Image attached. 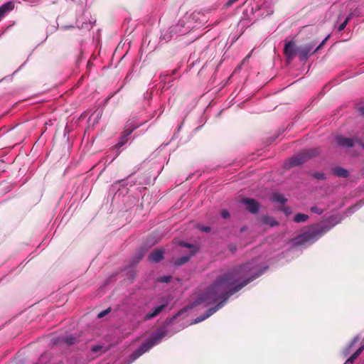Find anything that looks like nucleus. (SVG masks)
Masks as SVG:
<instances>
[{
    "instance_id": "obj_1",
    "label": "nucleus",
    "mask_w": 364,
    "mask_h": 364,
    "mask_svg": "<svg viewBox=\"0 0 364 364\" xmlns=\"http://www.w3.org/2000/svg\"><path fill=\"white\" fill-rule=\"evenodd\" d=\"M268 267H261L257 260L235 267L225 274L218 277L207 289L200 294L195 301V305L208 306L222 300L215 306L194 319L192 323H200L222 308L228 298L240 290L247 284L259 277Z\"/></svg>"
},
{
    "instance_id": "obj_2",
    "label": "nucleus",
    "mask_w": 364,
    "mask_h": 364,
    "mask_svg": "<svg viewBox=\"0 0 364 364\" xmlns=\"http://www.w3.org/2000/svg\"><path fill=\"white\" fill-rule=\"evenodd\" d=\"M341 220V219L338 218L337 216L330 217L325 224H323L317 229L307 231L299 235L297 238V242H313L317 240L321 235L327 232L333 226L338 224Z\"/></svg>"
},
{
    "instance_id": "obj_3",
    "label": "nucleus",
    "mask_w": 364,
    "mask_h": 364,
    "mask_svg": "<svg viewBox=\"0 0 364 364\" xmlns=\"http://www.w3.org/2000/svg\"><path fill=\"white\" fill-rule=\"evenodd\" d=\"M166 335V331L164 328H161L156 331L153 333L151 336L146 340L135 351H134L131 356V362L136 360L139 357L147 352L154 346L159 343L161 340Z\"/></svg>"
},
{
    "instance_id": "obj_4",
    "label": "nucleus",
    "mask_w": 364,
    "mask_h": 364,
    "mask_svg": "<svg viewBox=\"0 0 364 364\" xmlns=\"http://www.w3.org/2000/svg\"><path fill=\"white\" fill-rule=\"evenodd\" d=\"M195 28L193 18L191 16L181 19L174 26L171 28L170 33L174 35H184Z\"/></svg>"
},
{
    "instance_id": "obj_5",
    "label": "nucleus",
    "mask_w": 364,
    "mask_h": 364,
    "mask_svg": "<svg viewBox=\"0 0 364 364\" xmlns=\"http://www.w3.org/2000/svg\"><path fill=\"white\" fill-rule=\"evenodd\" d=\"M318 153L316 149H311L303 151L302 152L296 154L291 158L285 164L287 168L296 166L304 163L308 159L316 155Z\"/></svg>"
},
{
    "instance_id": "obj_6",
    "label": "nucleus",
    "mask_w": 364,
    "mask_h": 364,
    "mask_svg": "<svg viewBox=\"0 0 364 364\" xmlns=\"http://www.w3.org/2000/svg\"><path fill=\"white\" fill-rule=\"evenodd\" d=\"M141 124L135 123L134 120H129L127 122L122 136L120 137L119 142L116 144V146L119 148L125 144L129 139V136L132 132L136 129Z\"/></svg>"
},
{
    "instance_id": "obj_7",
    "label": "nucleus",
    "mask_w": 364,
    "mask_h": 364,
    "mask_svg": "<svg viewBox=\"0 0 364 364\" xmlns=\"http://www.w3.org/2000/svg\"><path fill=\"white\" fill-rule=\"evenodd\" d=\"M336 142L338 145L346 147V148H350L353 146L355 143L356 142L360 146H361L364 149V143L360 140H353L351 138L345 137L343 136H337L336 137Z\"/></svg>"
},
{
    "instance_id": "obj_8",
    "label": "nucleus",
    "mask_w": 364,
    "mask_h": 364,
    "mask_svg": "<svg viewBox=\"0 0 364 364\" xmlns=\"http://www.w3.org/2000/svg\"><path fill=\"white\" fill-rule=\"evenodd\" d=\"M180 245L183 247H186L191 249V252L188 255H183L181 257L176 259L174 261V264L176 266H179V265L186 263L191 259V257L195 254L196 250V247L194 245L188 244L185 242H181L180 243Z\"/></svg>"
},
{
    "instance_id": "obj_9",
    "label": "nucleus",
    "mask_w": 364,
    "mask_h": 364,
    "mask_svg": "<svg viewBox=\"0 0 364 364\" xmlns=\"http://www.w3.org/2000/svg\"><path fill=\"white\" fill-rule=\"evenodd\" d=\"M180 245L183 247H186L191 249V252L188 255H183L181 257L176 259L174 261V264L176 266H179V265L186 263L191 259V257L195 254L196 250V247L194 245L188 244L185 242H181L180 243Z\"/></svg>"
},
{
    "instance_id": "obj_10",
    "label": "nucleus",
    "mask_w": 364,
    "mask_h": 364,
    "mask_svg": "<svg viewBox=\"0 0 364 364\" xmlns=\"http://www.w3.org/2000/svg\"><path fill=\"white\" fill-rule=\"evenodd\" d=\"M298 48L299 47H296L292 41H289L285 44L284 51L289 62L297 55Z\"/></svg>"
},
{
    "instance_id": "obj_11",
    "label": "nucleus",
    "mask_w": 364,
    "mask_h": 364,
    "mask_svg": "<svg viewBox=\"0 0 364 364\" xmlns=\"http://www.w3.org/2000/svg\"><path fill=\"white\" fill-rule=\"evenodd\" d=\"M161 302L162 304L161 305L154 307L150 312L146 314V316H144L145 320L151 319L156 316L157 315H159L162 311V310L168 304L169 299L164 297L162 299Z\"/></svg>"
},
{
    "instance_id": "obj_12",
    "label": "nucleus",
    "mask_w": 364,
    "mask_h": 364,
    "mask_svg": "<svg viewBox=\"0 0 364 364\" xmlns=\"http://www.w3.org/2000/svg\"><path fill=\"white\" fill-rule=\"evenodd\" d=\"M314 46L313 44H307L304 46L299 47L297 55L301 61L306 60L310 53L312 52Z\"/></svg>"
},
{
    "instance_id": "obj_13",
    "label": "nucleus",
    "mask_w": 364,
    "mask_h": 364,
    "mask_svg": "<svg viewBox=\"0 0 364 364\" xmlns=\"http://www.w3.org/2000/svg\"><path fill=\"white\" fill-rule=\"evenodd\" d=\"M242 203L246 206V209L253 214L257 213L260 208L259 203L252 198L244 199Z\"/></svg>"
},
{
    "instance_id": "obj_14",
    "label": "nucleus",
    "mask_w": 364,
    "mask_h": 364,
    "mask_svg": "<svg viewBox=\"0 0 364 364\" xmlns=\"http://www.w3.org/2000/svg\"><path fill=\"white\" fill-rule=\"evenodd\" d=\"M14 2L8 1L0 6V19L14 9Z\"/></svg>"
},
{
    "instance_id": "obj_15",
    "label": "nucleus",
    "mask_w": 364,
    "mask_h": 364,
    "mask_svg": "<svg viewBox=\"0 0 364 364\" xmlns=\"http://www.w3.org/2000/svg\"><path fill=\"white\" fill-rule=\"evenodd\" d=\"M164 258V251L157 250L149 255V260L152 262H159Z\"/></svg>"
},
{
    "instance_id": "obj_16",
    "label": "nucleus",
    "mask_w": 364,
    "mask_h": 364,
    "mask_svg": "<svg viewBox=\"0 0 364 364\" xmlns=\"http://www.w3.org/2000/svg\"><path fill=\"white\" fill-rule=\"evenodd\" d=\"M259 11L261 12L262 16H267L274 12L272 7L267 2H264V4L259 7Z\"/></svg>"
},
{
    "instance_id": "obj_17",
    "label": "nucleus",
    "mask_w": 364,
    "mask_h": 364,
    "mask_svg": "<svg viewBox=\"0 0 364 364\" xmlns=\"http://www.w3.org/2000/svg\"><path fill=\"white\" fill-rule=\"evenodd\" d=\"M271 200L273 202L279 203L280 204H284L287 201V198L284 197V196L283 194L278 193H274L271 196Z\"/></svg>"
},
{
    "instance_id": "obj_18",
    "label": "nucleus",
    "mask_w": 364,
    "mask_h": 364,
    "mask_svg": "<svg viewBox=\"0 0 364 364\" xmlns=\"http://www.w3.org/2000/svg\"><path fill=\"white\" fill-rule=\"evenodd\" d=\"M333 171V173L338 177L346 178L348 175V171L341 167L334 168Z\"/></svg>"
},
{
    "instance_id": "obj_19",
    "label": "nucleus",
    "mask_w": 364,
    "mask_h": 364,
    "mask_svg": "<svg viewBox=\"0 0 364 364\" xmlns=\"http://www.w3.org/2000/svg\"><path fill=\"white\" fill-rule=\"evenodd\" d=\"M263 223L274 227L278 225V222L272 217L266 216L262 219Z\"/></svg>"
},
{
    "instance_id": "obj_20",
    "label": "nucleus",
    "mask_w": 364,
    "mask_h": 364,
    "mask_svg": "<svg viewBox=\"0 0 364 364\" xmlns=\"http://www.w3.org/2000/svg\"><path fill=\"white\" fill-rule=\"evenodd\" d=\"M364 349V345L361 346L356 351L348 358V361L350 362V364L355 361V360L360 355L362 351Z\"/></svg>"
},
{
    "instance_id": "obj_21",
    "label": "nucleus",
    "mask_w": 364,
    "mask_h": 364,
    "mask_svg": "<svg viewBox=\"0 0 364 364\" xmlns=\"http://www.w3.org/2000/svg\"><path fill=\"white\" fill-rule=\"evenodd\" d=\"M308 218V215L304 213H297L294 218V221L296 223H301L306 221Z\"/></svg>"
},
{
    "instance_id": "obj_22",
    "label": "nucleus",
    "mask_w": 364,
    "mask_h": 364,
    "mask_svg": "<svg viewBox=\"0 0 364 364\" xmlns=\"http://www.w3.org/2000/svg\"><path fill=\"white\" fill-rule=\"evenodd\" d=\"M77 338L73 336H67L62 338V341L68 345H73L75 343Z\"/></svg>"
},
{
    "instance_id": "obj_23",
    "label": "nucleus",
    "mask_w": 364,
    "mask_h": 364,
    "mask_svg": "<svg viewBox=\"0 0 364 364\" xmlns=\"http://www.w3.org/2000/svg\"><path fill=\"white\" fill-rule=\"evenodd\" d=\"M349 18H350L349 17H347L346 18V20L338 26V31H341L346 28V26L349 21Z\"/></svg>"
},
{
    "instance_id": "obj_24",
    "label": "nucleus",
    "mask_w": 364,
    "mask_h": 364,
    "mask_svg": "<svg viewBox=\"0 0 364 364\" xmlns=\"http://www.w3.org/2000/svg\"><path fill=\"white\" fill-rule=\"evenodd\" d=\"M311 211L314 213L321 215L323 213V210L318 207L314 206L311 208Z\"/></svg>"
},
{
    "instance_id": "obj_25",
    "label": "nucleus",
    "mask_w": 364,
    "mask_h": 364,
    "mask_svg": "<svg viewBox=\"0 0 364 364\" xmlns=\"http://www.w3.org/2000/svg\"><path fill=\"white\" fill-rule=\"evenodd\" d=\"M101 114H102V112L100 110H97L91 114L89 119L91 120L93 117H95V119H97L101 117Z\"/></svg>"
},
{
    "instance_id": "obj_26",
    "label": "nucleus",
    "mask_w": 364,
    "mask_h": 364,
    "mask_svg": "<svg viewBox=\"0 0 364 364\" xmlns=\"http://www.w3.org/2000/svg\"><path fill=\"white\" fill-rule=\"evenodd\" d=\"M171 278V276H164L161 277L158 279V281L160 282H168L170 281V279Z\"/></svg>"
},
{
    "instance_id": "obj_27",
    "label": "nucleus",
    "mask_w": 364,
    "mask_h": 364,
    "mask_svg": "<svg viewBox=\"0 0 364 364\" xmlns=\"http://www.w3.org/2000/svg\"><path fill=\"white\" fill-rule=\"evenodd\" d=\"M359 207H360L359 205H354V206H353V207L350 208L348 210V211H347L348 215H350V214L353 213L356 210H358V208Z\"/></svg>"
},
{
    "instance_id": "obj_28",
    "label": "nucleus",
    "mask_w": 364,
    "mask_h": 364,
    "mask_svg": "<svg viewBox=\"0 0 364 364\" xmlns=\"http://www.w3.org/2000/svg\"><path fill=\"white\" fill-rule=\"evenodd\" d=\"M220 215L225 219H227L230 217V213L227 210H223L220 213Z\"/></svg>"
},
{
    "instance_id": "obj_29",
    "label": "nucleus",
    "mask_w": 364,
    "mask_h": 364,
    "mask_svg": "<svg viewBox=\"0 0 364 364\" xmlns=\"http://www.w3.org/2000/svg\"><path fill=\"white\" fill-rule=\"evenodd\" d=\"M198 229L203 232H208L210 230V228L208 226L198 225Z\"/></svg>"
},
{
    "instance_id": "obj_30",
    "label": "nucleus",
    "mask_w": 364,
    "mask_h": 364,
    "mask_svg": "<svg viewBox=\"0 0 364 364\" xmlns=\"http://www.w3.org/2000/svg\"><path fill=\"white\" fill-rule=\"evenodd\" d=\"M109 312V309H106L98 314V318H102Z\"/></svg>"
},
{
    "instance_id": "obj_31",
    "label": "nucleus",
    "mask_w": 364,
    "mask_h": 364,
    "mask_svg": "<svg viewBox=\"0 0 364 364\" xmlns=\"http://www.w3.org/2000/svg\"><path fill=\"white\" fill-rule=\"evenodd\" d=\"M315 178L318 179H324L325 174L323 173H316L314 174Z\"/></svg>"
},
{
    "instance_id": "obj_32",
    "label": "nucleus",
    "mask_w": 364,
    "mask_h": 364,
    "mask_svg": "<svg viewBox=\"0 0 364 364\" xmlns=\"http://www.w3.org/2000/svg\"><path fill=\"white\" fill-rule=\"evenodd\" d=\"M102 348V346H99V345L94 346L92 348V351L94 353H96V352L99 351Z\"/></svg>"
},
{
    "instance_id": "obj_33",
    "label": "nucleus",
    "mask_w": 364,
    "mask_h": 364,
    "mask_svg": "<svg viewBox=\"0 0 364 364\" xmlns=\"http://www.w3.org/2000/svg\"><path fill=\"white\" fill-rule=\"evenodd\" d=\"M329 36H327L326 37V38L314 49V52H316L318 50H319L321 46L323 45V43H325V41H326V39L328 38Z\"/></svg>"
},
{
    "instance_id": "obj_34",
    "label": "nucleus",
    "mask_w": 364,
    "mask_h": 364,
    "mask_svg": "<svg viewBox=\"0 0 364 364\" xmlns=\"http://www.w3.org/2000/svg\"><path fill=\"white\" fill-rule=\"evenodd\" d=\"M237 1L238 0H228L226 3V6H230Z\"/></svg>"
},
{
    "instance_id": "obj_35",
    "label": "nucleus",
    "mask_w": 364,
    "mask_h": 364,
    "mask_svg": "<svg viewBox=\"0 0 364 364\" xmlns=\"http://www.w3.org/2000/svg\"><path fill=\"white\" fill-rule=\"evenodd\" d=\"M360 114L364 116V107H361L359 109Z\"/></svg>"
},
{
    "instance_id": "obj_36",
    "label": "nucleus",
    "mask_w": 364,
    "mask_h": 364,
    "mask_svg": "<svg viewBox=\"0 0 364 364\" xmlns=\"http://www.w3.org/2000/svg\"><path fill=\"white\" fill-rule=\"evenodd\" d=\"M284 211L285 212V213H286L287 215H288V214H289V213H290V210H289L288 208H285V209L284 210Z\"/></svg>"
},
{
    "instance_id": "obj_37",
    "label": "nucleus",
    "mask_w": 364,
    "mask_h": 364,
    "mask_svg": "<svg viewBox=\"0 0 364 364\" xmlns=\"http://www.w3.org/2000/svg\"><path fill=\"white\" fill-rule=\"evenodd\" d=\"M230 249L232 252L235 250V247H232L231 246L230 247Z\"/></svg>"
},
{
    "instance_id": "obj_38",
    "label": "nucleus",
    "mask_w": 364,
    "mask_h": 364,
    "mask_svg": "<svg viewBox=\"0 0 364 364\" xmlns=\"http://www.w3.org/2000/svg\"><path fill=\"white\" fill-rule=\"evenodd\" d=\"M250 55H247V56L245 58V59H244V60H243V61L247 60L248 58H250Z\"/></svg>"
},
{
    "instance_id": "obj_39",
    "label": "nucleus",
    "mask_w": 364,
    "mask_h": 364,
    "mask_svg": "<svg viewBox=\"0 0 364 364\" xmlns=\"http://www.w3.org/2000/svg\"><path fill=\"white\" fill-rule=\"evenodd\" d=\"M163 38H164V39H165V40H166V34H164V35H163Z\"/></svg>"
},
{
    "instance_id": "obj_40",
    "label": "nucleus",
    "mask_w": 364,
    "mask_h": 364,
    "mask_svg": "<svg viewBox=\"0 0 364 364\" xmlns=\"http://www.w3.org/2000/svg\"><path fill=\"white\" fill-rule=\"evenodd\" d=\"M143 257L142 254L140 255L139 259H140Z\"/></svg>"
},
{
    "instance_id": "obj_41",
    "label": "nucleus",
    "mask_w": 364,
    "mask_h": 364,
    "mask_svg": "<svg viewBox=\"0 0 364 364\" xmlns=\"http://www.w3.org/2000/svg\"><path fill=\"white\" fill-rule=\"evenodd\" d=\"M355 341H356V339H355V338H354V340L353 341V343L354 342H355Z\"/></svg>"
}]
</instances>
